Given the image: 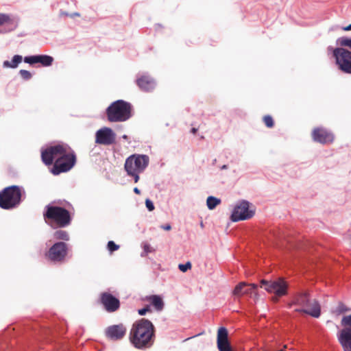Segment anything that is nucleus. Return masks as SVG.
I'll return each instance as SVG.
<instances>
[{"label":"nucleus","instance_id":"obj_8","mask_svg":"<svg viewBox=\"0 0 351 351\" xmlns=\"http://www.w3.org/2000/svg\"><path fill=\"white\" fill-rule=\"evenodd\" d=\"M336 64L345 73L351 74V51L343 47H337L332 51Z\"/></svg>","mask_w":351,"mask_h":351},{"label":"nucleus","instance_id":"obj_1","mask_svg":"<svg viewBox=\"0 0 351 351\" xmlns=\"http://www.w3.org/2000/svg\"><path fill=\"white\" fill-rule=\"evenodd\" d=\"M41 158L46 165H51L54 162L51 169L53 175L69 171L76 162L74 151L66 144L48 147L42 151Z\"/></svg>","mask_w":351,"mask_h":351},{"label":"nucleus","instance_id":"obj_2","mask_svg":"<svg viewBox=\"0 0 351 351\" xmlns=\"http://www.w3.org/2000/svg\"><path fill=\"white\" fill-rule=\"evenodd\" d=\"M154 333L155 328L152 323L143 318L133 324L130 332V340L136 348H149L154 344Z\"/></svg>","mask_w":351,"mask_h":351},{"label":"nucleus","instance_id":"obj_18","mask_svg":"<svg viewBox=\"0 0 351 351\" xmlns=\"http://www.w3.org/2000/svg\"><path fill=\"white\" fill-rule=\"evenodd\" d=\"M25 63L31 65L39 63L43 66H51L53 62V57L48 55H36L25 56L23 59Z\"/></svg>","mask_w":351,"mask_h":351},{"label":"nucleus","instance_id":"obj_34","mask_svg":"<svg viewBox=\"0 0 351 351\" xmlns=\"http://www.w3.org/2000/svg\"><path fill=\"white\" fill-rule=\"evenodd\" d=\"M150 308L149 306H147L145 308L138 310V314L141 315H144L147 312L150 311Z\"/></svg>","mask_w":351,"mask_h":351},{"label":"nucleus","instance_id":"obj_41","mask_svg":"<svg viewBox=\"0 0 351 351\" xmlns=\"http://www.w3.org/2000/svg\"><path fill=\"white\" fill-rule=\"evenodd\" d=\"M80 16V14L79 13H73L71 16Z\"/></svg>","mask_w":351,"mask_h":351},{"label":"nucleus","instance_id":"obj_20","mask_svg":"<svg viewBox=\"0 0 351 351\" xmlns=\"http://www.w3.org/2000/svg\"><path fill=\"white\" fill-rule=\"evenodd\" d=\"M136 84L142 90L146 92L152 91L156 86L154 80L147 75H143L138 78Z\"/></svg>","mask_w":351,"mask_h":351},{"label":"nucleus","instance_id":"obj_4","mask_svg":"<svg viewBox=\"0 0 351 351\" xmlns=\"http://www.w3.org/2000/svg\"><path fill=\"white\" fill-rule=\"evenodd\" d=\"M292 304H296L302 306V308H297L295 311L304 313L313 317H319L321 314V307L315 299H311L308 292L298 293L295 295L292 303L289 304V306Z\"/></svg>","mask_w":351,"mask_h":351},{"label":"nucleus","instance_id":"obj_40","mask_svg":"<svg viewBox=\"0 0 351 351\" xmlns=\"http://www.w3.org/2000/svg\"><path fill=\"white\" fill-rule=\"evenodd\" d=\"M197 128H193L191 129V132H192L193 134H194L197 132Z\"/></svg>","mask_w":351,"mask_h":351},{"label":"nucleus","instance_id":"obj_36","mask_svg":"<svg viewBox=\"0 0 351 351\" xmlns=\"http://www.w3.org/2000/svg\"><path fill=\"white\" fill-rule=\"evenodd\" d=\"M161 228L165 230H170L171 229V226L170 224L162 226Z\"/></svg>","mask_w":351,"mask_h":351},{"label":"nucleus","instance_id":"obj_5","mask_svg":"<svg viewBox=\"0 0 351 351\" xmlns=\"http://www.w3.org/2000/svg\"><path fill=\"white\" fill-rule=\"evenodd\" d=\"M108 120L110 122H123L132 116V105L123 100L112 102L106 109Z\"/></svg>","mask_w":351,"mask_h":351},{"label":"nucleus","instance_id":"obj_33","mask_svg":"<svg viewBox=\"0 0 351 351\" xmlns=\"http://www.w3.org/2000/svg\"><path fill=\"white\" fill-rule=\"evenodd\" d=\"M145 205L149 211H152L154 209V206L153 202L149 199H147L145 200Z\"/></svg>","mask_w":351,"mask_h":351},{"label":"nucleus","instance_id":"obj_24","mask_svg":"<svg viewBox=\"0 0 351 351\" xmlns=\"http://www.w3.org/2000/svg\"><path fill=\"white\" fill-rule=\"evenodd\" d=\"M221 203V200L213 196H209L206 200V204L209 209H214L217 205Z\"/></svg>","mask_w":351,"mask_h":351},{"label":"nucleus","instance_id":"obj_29","mask_svg":"<svg viewBox=\"0 0 351 351\" xmlns=\"http://www.w3.org/2000/svg\"><path fill=\"white\" fill-rule=\"evenodd\" d=\"M263 122L265 123V125L267 127V128H273L274 125V120H273V118L270 115H265L263 117Z\"/></svg>","mask_w":351,"mask_h":351},{"label":"nucleus","instance_id":"obj_28","mask_svg":"<svg viewBox=\"0 0 351 351\" xmlns=\"http://www.w3.org/2000/svg\"><path fill=\"white\" fill-rule=\"evenodd\" d=\"M341 326H344L343 329H350L351 330V315L344 316L341 322Z\"/></svg>","mask_w":351,"mask_h":351},{"label":"nucleus","instance_id":"obj_22","mask_svg":"<svg viewBox=\"0 0 351 351\" xmlns=\"http://www.w3.org/2000/svg\"><path fill=\"white\" fill-rule=\"evenodd\" d=\"M5 24L10 26L9 31L15 29L18 25L17 21L11 18L10 15L6 14H0V26Z\"/></svg>","mask_w":351,"mask_h":351},{"label":"nucleus","instance_id":"obj_25","mask_svg":"<svg viewBox=\"0 0 351 351\" xmlns=\"http://www.w3.org/2000/svg\"><path fill=\"white\" fill-rule=\"evenodd\" d=\"M54 238L58 240L69 241V235L65 230H58L54 232Z\"/></svg>","mask_w":351,"mask_h":351},{"label":"nucleus","instance_id":"obj_6","mask_svg":"<svg viewBox=\"0 0 351 351\" xmlns=\"http://www.w3.org/2000/svg\"><path fill=\"white\" fill-rule=\"evenodd\" d=\"M149 162V158L145 154H132L125 162L124 169L128 175L134 178V182L139 180V173H142Z\"/></svg>","mask_w":351,"mask_h":351},{"label":"nucleus","instance_id":"obj_11","mask_svg":"<svg viewBox=\"0 0 351 351\" xmlns=\"http://www.w3.org/2000/svg\"><path fill=\"white\" fill-rule=\"evenodd\" d=\"M254 213V210L250 207L249 202L243 200L234 207L231 215V219L232 221L247 220L252 218Z\"/></svg>","mask_w":351,"mask_h":351},{"label":"nucleus","instance_id":"obj_27","mask_svg":"<svg viewBox=\"0 0 351 351\" xmlns=\"http://www.w3.org/2000/svg\"><path fill=\"white\" fill-rule=\"evenodd\" d=\"M349 311V308L342 302H339L335 310L334 313L339 315Z\"/></svg>","mask_w":351,"mask_h":351},{"label":"nucleus","instance_id":"obj_15","mask_svg":"<svg viewBox=\"0 0 351 351\" xmlns=\"http://www.w3.org/2000/svg\"><path fill=\"white\" fill-rule=\"evenodd\" d=\"M314 141L321 144H329L334 141V134L322 127L315 128L311 133Z\"/></svg>","mask_w":351,"mask_h":351},{"label":"nucleus","instance_id":"obj_7","mask_svg":"<svg viewBox=\"0 0 351 351\" xmlns=\"http://www.w3.org/2000/svg\"><path fill=\"white\" fill-rule=\"evenodd\" d=\"M22 191L18 186L5 188L0 192V207L3 209H12L17 206L21 200Z\"/></svg>","mask_w":351,"mask_h":351},{"label":"nucleus","instance_id":"obj_37","mask_svg":"<svg viewBox=\"0 0 351 351\" xmlns=\"http://www.w3.org/2000/svg\"><path fill=\"white\" fill-rule=\"evenodd\" d=\"M279 297H280V296H278V295H275L274 296H273V297L271 298V300H272L274 302H277L278 301V298H279Z\"/></svg>","mask_w":351,"mask_h":351},{"label":"nucleus","instance_id":"obj_39","mask_svg":"<svg viewBox=\"0 0 351 351\" xmlns=\"http://www.w3.org/2000/svg\"><path fill=\"white\" fill-rule=\"evenodd\" d=\"M134 192L137 194V195H140L141 194V191L140 190L137 188V187H135L134 189Z\"/></svg>","mask_w":351,"mask_h":351},{"label":"nucleus","instance_id":"obj_16","mask_svg":"<svg viewBox=\"0 0 351 351\" xmlns=\"http://www.w3.org/2000/svg\"><path fill=\"white\" fill-rule=\"evenodd\" d=\"M125 333L126 328L122 324L110 326L105 330L106 337L112 341L121 339Z\"/></svg>","mask_w":351,"mask_h":351},{"label":"nucleus","instance_id":"obj_23","mask_svg":"<svg viewBox=\"0 0 351 351\" xmlns=\"http://www.w3.org/2000/svg\"><path fill=\"white\" fill-rule=\"evenodd\" d=\"M23 57L20 55L13 56L12 61L5 60L3 63V67L15 69L22 62Z\"/></svg>","mask_w":351,"mask_h":351},{"label":"nucleus","instance_id":"obj_3","mask_svg":"<svg viewBox=\"0 0 351 351\" xmlns=\"http://www.w3.org/2000/svg\"><path fill=\"white\" fill-rule=\"evenodd\" d=\"M43 217L45 221L53 228L68 226L71 221L69 210L60 206H47Z\"/></svg>","mask_w":351,"mask_h":351},{"label":"nucleus","instance_id":"obj_38","mask_svg":"<svg viewBox=\"0 0 351 351\" xmlns=\"http://www.w3.org/2000/svg\"><path fill=\"white\" fill-rule=\"evenodd\" d=\"M343 29L344 31H350V30H351V24L348 25V26H346V27H343Z\"/></svg>","mask_w":351,"mask_h":351},{"label":"nucleus","instance_id":"obj_9","mask_svg":"<svg viewBox=\"0 0 351 351\" xmlns=\"http://www.w3.org/2000/svg\"><path fill=\"white\" fill-rule=\"evenodd\" d=\"M68 251V244L62 241L57 242L45 253V257L50 261L62 263L64 261Z\"/></svg>","mask_w":351,"mask_h":351},{"label":"nucleus","instance_id":"obj_14","mask_svg":"<svg viewBox=\"0 0 351 351\" xmlns=\"http://www.w3.org/2000/svg\"><path fill=\"white\" fill-rule=\"evenodd\" d=\"M116 134L113 130L104 127L97 131L95 134V143L99 145H110L115 142Z\"/></svg>","mask_w":351,"mask_h":351},{"label":"nucleus","instance_id":"obj_13","mask_svg":"<svg viewBox=\"0 0 351 351\" xmlns=\"http://www.w3.org/2000/svg\"><path fill=\"white\" fill-rule=\"evenodd\" d=\"M258 286L256 284H247L245 282H239L232 291V295L237 298H241L244 295L254 296V300L258 299L256 293Z\"/></svg>","mask_w":351,"mask_h":351},{"label":"nucleus","instance_id":"obj_12","mask_svg":"<svg viewBox=\"0 0 351 351\" xmlns=\"http://www.w3.org/2000/svg\"><path fill=\"white\" fill-rule=\"evenodd\" d=\"M99 302L108 313L116 312L120 308L119 300L108 292L101 293Z\"/></svg>","mask_w":351,"mask_h":351},{"label":"nucleus","instance_id":"obj_30","mask_svg":"<svg viewBox=\"0 0 351 351\" xmlns=\"http://www.w3.org/2000/svg\"><path fill=\"white\" fill-rule=\"evenodd\" d=\"M19 74H20L21 77L25 80H30L32 77V73L29 71L24 70V69L20 70Z\"/></svg>","mask_w":351,"mask_h":351},{"label":"nucleus","instance_id":"obj_35","mask_svg":"<svg viewBox=\"0 0 351 351\" xmlns=\"http://www.w3.org/2000/svg\"><path fill=\"white\" fill-rule=\"evenodd\" d=\"M143 248H144L145 252L147 253L151 252L152 251L151 246L147 243H145L144 245Z\"/></svg>","mask_w":351,"mask_h":351},{"label":"nucleus","instance_id":"obj_19","mask_svg":"<svg viewBox=\"0 0 351 351\" xmlns=\"http://www.w3.org/2000/svg\"><path fill=\"white\" fill-rule=\"evenodd\" d=\"M338 340L343 351H351V330L342 329L338 335Z\"/></svg>","mask_w":351,"mask_h":351},{"label":"nucleus","instance_id":"obj_31","mask_svg":"<svg viewBox=\"0 0 351 351\" xmlns=\"http://www.w3.org/2000/svg\"><path fill=\"white\" fill-rule=\"evenodd\" d=\"M119 245H117L114 241H110L108 243V249L110 252L117 250Z\"/></svg>","mask_w":351,"mask_h":351},{"label":"nucleus","instance_id":"obj_10","mask_svg":"<svg viewBox=\"0 0 351 351\" xmlns=\"http://www.w3.org/2000/svg\"><path fill=\"white\" fill-rule=\"evenodd\" d=\"M261 287L269 293H273L278 296H283L287 294L288 285L283 278H278L275 280H262Z\"/></svg>","mask_w":351,"mask_h":351},{"label":"nucleus","instance_id":"obj_26","mask_svg":"<svg viewBox=\"0 0 351 351\" xmlns=\"http://www.w3.org/2000/svg\"><path fill=\"white\" fill-rule=\"evenodd\" d=\"M338 43L341 47H347L351 49V38L348 37H341L337 40Z\"/></svg>","mask_w":351,"mask_h":351},{"label":"nucleus","instance_id":"obj_17","mask_svg":"<svg viewBox=\"0 0 351 351\" xmlns=\"http://www.w3.org/2000/svg\"><path fill=\"white\" fill-rule=\"evenodd\" d=\"M217 343L219 351H232L228 341V332L226 328L221 327L218 329Z\"/></svg>","mask_w":351,"mask_h":351},{"label":"nucleus","instance_id":"obj_32","mask_svg":"<svg viewBox=\"0 0 351 351\" xmlns=\"http://www.w3.org/2000/svg\"><path fill=\"white\" fill-rule=\"evenodd\" d=\"M178 267L182 272H186L188 269L191 268V263L190 262H187L185 264H180Z\"/></svg>","mask_w":351,"mask_h":351},{"label":"nucleus","instance_id":"obj_21","mask_svg":"<svg viewBox=\"0 0 351 351\" xmlns=\"http://www.w3.org/2000/svg\"><path fill=\"white\" fill-rule=\"evenodd\" d=\"M144 300L145 301L150 302L151 304L158 311H161L164 308V302L162 301V298L160 295H152L146 296Z\"/></svg>","mask_w":351,"mask_h":351}]
</instances>
